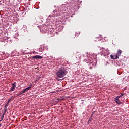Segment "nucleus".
Masks as SVG:
<instances>
[{"instance_id":"1","label":"nucleus","mask_w":129,"mask_h":129,"mask_svg":"<svg viewBox=\"0 0 129 129\" xmlns=\"http://www.w3.org/2000/svg\"><path fill=\"white\" fill-rule=\"evenodd\" d=\"M56 75L57 77L59 78H63L65 75H66V71L64 68H60L58 69L56 72Z\"/></svg>"},{"instance_id":"2","label":"nucleus","mask_w":129,"mask_h":129,"mask_svg":"<svg viewBox=\"0 0 129 129\" xmlns=\"http://www.w3.org/2000/svg\"><path fill=\"white\" fill-rule=\"evenodd\" d=\"M30 89H31V87H28L25 88L23 91H21L20 94H18V96H19V95L23 94V93H26V92H28Z\"/></svg>"},{"instance_id":"3","label":"nucleus","mask_w":129,"mask_h":129,"mask_svg":"<svg viewBox=\"0 0 129 129\" xmlns=\"http://www.w3.org/2000/svg\"><path fill=\"white\" fill-rule=\"evenodd\" d=\"M16 84H17V83L14 82L13 84H12V87H11V89L9 91V92H12V91H14L16 88Z\"/></svg>"},{"instance_id":"4","label":"nucleus","mask_w":129,"mask_h":129,"mask_svg":"<svg viewBox=\"0 0 129 129\" xmlns=\"http://www.w3.org/2000/svg\"><path fill=\"white\" fill-rule=\"evenodd\" d=\"M120 98V97H116L115 98V101L116 102V103H117V104H119L120 105L121 104V102H120V100H119V99Z\"/></svg>"},{"instance_id":"5","label":"nucleus","mask_w":129,"mask_h":129,"mask_svg":"<svg viewBox=\"0 0 129 129\" xmlns=\"http://www.w3.org/2000/svg\"><path fill=\"white\" fill-rule=\"evenodd\" d=\"M32 59H43V57L40 55H35L32 57Z\"/></svg>"},{"instance_id":"6","label":"nucleus","mask_w":129,"mask_h":129,"mask_svg":"<svg viewBox=\"0 0 129 129\" xmlns=\"http://www.w3.org/2000/svg\"><path fill=\"white\" fill-rule=\"evenodd\" d=\"M76 58L77 59H81V53H80V52H77L76 54Z\"/></svg>"},{"instance_id":"7","label":"nucleus","mask_w":129,"mask_h":129,"mask_svg":"<svg viewBox=\"0 0 129 129\" xmlns=\"http://www.w3.org/2000/svg\"><path fill=\"white\" fill-rule=\"evenodd\" d=\"M15 97L14 96H12L11 98H10L8 100V103H10V102H11V101H13V100L14 99V98Z\"/></svg>"},{"instance_id":"8","label":"nucleus","mask_w":129,"mask_h":129,"mask_svg":"<svg viewBox=\"0 0 129 129\" xmlns=\"http://www.w3.org/2000/svg\"><path fill=\"white\" fill-rule=\"evenodd\" d=\"M121 54H122V50L119 49L117 52L118 56H121Z\"/></svg>"},{"instance_id":"9","label":"nucleus","mask_w":129,"mask_h":129,"mask_svg":"<svg viewBox=\"0 0 129 129\" xmlns=\"http://www.w3.org/2000/svg\"><path fill=\"white\" fill-rule=\"evenodd\" d=\"M113 59H119V57L117 55H114Z\"/></svg>"},{"instance_id":"10","label":"nucleus","mask_w":129,"mask_h":129,"mask_svg":"<svg viewBox=\"0 0 129 129\" xmlns=\"http://www.w3.org/2000/svg\"><path fill=\"white\" fill-rule=\"evenodd\" d=\"M4 113H3V114H6V113L7 112V108H6V107L4 108Z\"/></svg>"},{"instance_id":"11","label":"nucleus","mask_w":129,"mask_h":129,"mask_svg":"<svg viewBox=\"0 0 129 129\" xmlns=\"http://www.w3.org/2000/svg\"><path fill=\"white\" fill-rule=\"evenodd\" d=\"M123 95H124V94L122 93V94H121V95L120 96H117V97H120H120H122V96H123Z\"/></svg>"},{"instance_id":"12","label":"nucleus","mask_w":129,"mask_h":129,"mask_svg":"<svg viewBox=\"0 0 129 129\" xmlns=\"http://www.w3.org/2000/svg\"><path fill=\"white\" fill-rule=\"evenodd\" d=\"M4 116H5V114H3L2 117H1V120H3L4 119Z\"/></svg>"},{"instance_id":"13","label":"nucleus","mask_w":129,"mask_h":129,"mask_svg":"<svg viewBox=\"0 0 129 129\" xmlns=\"http://www.w3.org/2000/svg\"><path fill=\"white\" fill-rule=\"evenodd\" d=\"M114 57V55H113L112 54H111V55H110V58H111V59H113Z\"/></svg>"},{"instance_id":"14","label":"nucleus","mask_w":129,"mask_h":129,"mask_svg":"<svg viewBox=\"0 0 129 129\" xmlns=\"http://www.w3.org/2000/svg\"><path fill=\"white\" fill-rule=\"evenodd\" d=\"M91 120H92V118L91 117H90V118L89 119L88 121H89V122H90V121H91Z\"/></svg>"},{"instance_id":"15","label":"nucleus","mask_w":129,"mask_h":129,"mask_svg":"<svg viewBox=\"0 0 129 129\" xmlns=\"http://www.w3.org/2000/svg\"><path fill=\"white\" fill-rule=\"evenodd\" d=\"M74 7H75V5H72V8H74Z\"/></svg>"},{"instance_id":"16","label":"nucleus","mask_w":129,"mask_h":129,"mask_svg":"<svg viewBox=\"0 0 129 129\" xmlns=\"http://www.w3.org/2000/svg\"><path fill=\"white\" fill-rule=\"evenodd\" d=\"M66 6H67L66 5H63V7H66Z\"/></svg>"},{"instance_id":"17","label":"nucleus","mask_w":129,"mask_h":129,"mask_svg":"<svg viewBox=\"0 0 129 129\" xmlns=\"http://www.w3.org/2000/svg\"><path fill=\"white\" fill-rule=\"evenodd\" d=\"M90 117H91V118H92V114L91 115Z\"/></svg>"},{"instance_id":"18","label":"nucleus","mask_w":129,"mask_h":129,"mask_svg":"<svg viewBox=\"0 0 129 129\" xmlns=\"http://www.w3.org/2000/svg\"><path fill=\"white\" fill-rule=\"evenodd\" d=\"M90 122H89V121H88V123H89Z\"/></svg>"}]
</instances>
